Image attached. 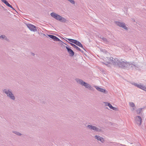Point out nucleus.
Here are the masks:
<instances>
[{
  "mask_svg": "<svg viewBox=\"0 0 146 146\" xmlns=\"http://www.w3.org/2000/svg\"><path fill=\"white\" fill-rule=\"evenodd\" d=\"M104 103L105 104V105L106 106H108L109 105L108 104H110L109 103L107 102H104Z\"/></svg>",
  "mask_w": 146,
  "mask_h": 146,
  "instance_id": "nucleus-25",
  "label": "nucleus"
},
{
  "mask_svg": "<svg viewBox=\"0 0 146 146\" xmlns=\"http://www.w3.org/2000/svg\"><path fill=\"white\" fill-rule=\"evenodd\" d=\"M101 70V71H102V72H103L104 71V70H103V69H102V70Z\"/></svg>",
  "mask_w": 146,
  "mask_h": 146,
  "instance_id": "nucleus-31",
  "label": "nucleus"
},
{
  "mask_svg": "<svg viewBox=\"0 0 146 146\" xmlns=\"http://www.w3.org/2000/svg\"><path fill=\"white\" fill-rule=\"evenodd\" d=\"M68 1H69L70 3L72 4H74L75 2L73 0H68Z\"/></svg>",
  "mask_w": 146,
  "mask_h": 146,
  "instance_id": "nucleus-24",
  "label": "nucleus"
},
{
  "mask_svg": "<svg viewBox=\"0 0 146 146\" xmlns=\"http://www.w3.org/2000/svg\"><path fill=\"white\" fill-rule=\"evenodd\" d=\"M136 119L137 120L139 121V125H140L141 124V121H142V119L141 117L139 116H137L136 117Z\"/></svg>",
  "mask_w": 146,
  "mask_h": 146,
  "instance_id": "nucleus-17",
  "label": "nucleus"
},
{
  "mask_svg": "<svg viewBox=\"0 0 146 146\" xmlns=\"http://www.w3.org/2000/svg\"><path fill=\"white\" fill-rule=\"evenodd\" d=\"M31 55L33 56H34L35 55V53H33V52H31Z\"/></svg>",
  "mask_w": 146,
  "mask_h": 146,
  "instance_id": "nucleus-28",
  "label": "nucleus"
},
{
  "mask_svg": "<svg viewBox=\"0 0 146 146\" xmlns=\"http://www.w3.org/2000/svg\"><path fill=\"white\" fill-rule=\"evenodd\" d=\"M129 104L130 106L131 107H133L135 106L133 102H130L129 103Z\"/></svg>",
  "mask_w": 146,
  "mask_h": 146,
  "instance_id": "nucleus-23",
  "label": "nucleus"
},
{
  "mask_svg": "<svg viewBox=\"0 0 146 146\" xmlns=\"http://www.w3.org/2000/svg\"><path fill=\"white\" fill-rule=\"evenodd\" d=\"M75 44H76V45L78 46H79L81 47L84 50V49L82 44L80 42L76 40V41L75 42Z\"/></svg>",
  "mask_w": 146,
  "mask_h": 146,
  "instance_id": "nucleus-16",
  "label": "nucleus"
},
{
  "mask_svg": "<svg viewBox=\"0 0 146 146\" xmlns=\"http://www.w3.org/2000/svg\"><path fill=\"white\" fill-rule=\"evenodd\" d=\"M109 105L108 106L109 107V108H110V109H112V108L113 106H112V105L110 103L109 104H108Z\"/></svg>",
  "mask_w": 146,
  "mask_h": 146,
  "instance_id": "nucleus-26",
  "label": "nucleus"
},
{
  "mask_svg": "<svg viewBox=\"0 0 146 146\" xmlns=\"http://www.w3.org/2000/svg\"><path fill=\"white\" fill-rule=\"evenodd\" d=\"M25 24L31 31L35 32L37 30L36 27L34 25L26 23H25Z\"/></svg>",
  "mask_w": 146,
  "mask_h": 146,
  "instance_id": "nucleus-8",
  "label": "nucleus"
},
{
  "mask_svg": "<svg viewBox=\"0 0 146 146\" xmlns=\"http://www.w3.org/2000/svg\"><path fill=\"white\" fill-rule=\"evenodd\" d=\"M94 137L96 139H97L98 140L100 141L102 143L104 142V139L99 136L96 135Z\"/></svg>",
  "mask_w": 146,
  "mask_h": 146,
  "instance_id": "nucleus-13",
  "label": "nucleus"
},
{
  "mask_svg": "<svg viewBox=\"0 0 146 146\" xmlns=\"http://www.w3.org/2000/svg\"><path fill=\"white\" fill-rule=\"evenodd\" d=\"M112 109L116 111L117 110V108L113 107L112 108Z\"/></svg>",
  "mask_w": 146,
  "mask_h": 146,
  "instance_id": "nucleus-27",
  "label": "nucleus"
},
{
  "mask_svg": "<svg viewBox=\"0 0 146 146\" xmlns=\"http://www.w3.org/2000/svg\"><path fill=\"white\" fill-rule=\"evenodd\" d=\"M133 22H135V20H134V19H133Z\"/></svg>",
  "mask_w": 146,
  "mask_h": 146,
  "instance_id": "nucleus-32",
  "label": "nucleus"
},
{
  "mask_svg": "<svg viewBox=\"0 0 146 146\" xmlns=\"http://www.w3.org/2000/svg\"><path fill=\"white\" fill-rule=\"evenodd\" d=\"M47 35L48 36V37L52 39L54 41H60L61 42L63 43L64 44L66 45H67L65 43H64L63 42H62L61 40H60L59 38H58L57 37H56L55 36H54L52 35Z\"/></svg>",
  "mask_w": 146,
  "mask_h": 146,
  "instance_id": "nucleus-9",
  "label": "nucleus"
},
{
  "mask_svg": "<svg viewBox=\"0 0 146 146\" xmlns=\"http://www.w3.org/2000/svg\"><path fill=\"white\" fill-rule=\"evenodd\" d=\"M135 65L133 64L132 63L127 62L125 68L133 69L134 68H135Z\"/></svg>",
  "mask_w": 146,
  "mask_h": 146,
  "instance_id": "nucleus-10",
  "label": "nucleus"
},
{
  "mask_svg": "<svg viewBox=\"0 0 146 146\" xmlns=\"http://www.w3.org/2000/svg\"><path fill=\"white\" fill-rule=\"evenodd\" d=\"M6 5L8 6L9 7L12 8V9H15L14 8H13V7L6 0H1Z\"/></svg>",
  "mask_w": 146,
  "mask_h": 146,
  "instance_id": "nucleus-15",
  "label": "nucleus"
},
{
  "mask_svg": "<svg viewBox=\"0 0 146 146\" xmlns=\"http://www.w3.org/2000/svg\"><path fill=\"white\" fill-rule=\"evenodd\" d=\"M0 38L2 39H5L6 40L8 41V39L7 38V37L4 35H2L0 36Z\"/></svg>",
  "mask_w": 146,
  "mask_h": 146,
  "instance_id": "nucleus-18",
  "label": "nucleus"
},
{
  "mask_svg": "<svg viewBox=\"0 0 146 146\" xmlns=\"http://www.w3.org/2000/svg\"><path fill=\"white\" fill-rule=\"evenodd\" d=\"M76 82L81 85L84 86L86 88H88L90 90H93L94 88L89 84L85 82L83 80L79 78L76 79Z\"/></svg>",
  "mask_w": 146,
  "mask_h": 146,
  "instance_id": "nucleus-3",
  "label": "nucleus"
},
{
  "mask_svg": "<svg viewBox=\"0 0 146 146\" xmlns=\"http://www.w3.org/2000/svg\"><path fill=\"white\" fill-rule=\"evenodd\" d=\"M13 133L19 136H21L22 135L21 133L17 131H13Z\"/></svg>",
  "mask_w": 146,
  "mask_h": 146,
  "instance_id": "nucleus-20",
  "label": "nucleus"
},
{
  "mask_svg": "<svg viewBox=\"0 0 146 146\" xmlns=\"http://www.w3.org/2000/svg\"><path fill=\"white\" fill-rule=\"evenodd\" d=\"M131 84L134 85L135 86L137 87L138 88L142 89L146 92V87L144 86L143 85L138 84L137 83L134 82H131Z\"/></svg>",
  "mask_w": 146,
  "mask_h": 146,
  "instance_id": "nucleus-6",
  "label": "nucleus"
},
{
  "mask_svg": "<svg viewBox=\"0 0 146 146\" xmlns=\"http://www.w3.org/2000/svg\"><path fill=\"white\" fill-rule=\"evenodd\" d=\"M108 61L106 63L102 62L104 64L108 66V64H112L115 65H117L122 68H125L127 61L123 59H119L117 58H114L112 57L107 58Z\"/></svg>",
  "mask_w": 146,
  "mask_h": 146,
  "instance_id": "nucleus-1",
  "label": "nucleus"
},
{
  "mask_svg": "<svg viewBox=\"0 0 146 146\" xmlns=\"http://www.w3.org/2000/svg\"><path fill=\"white\" fill-rule=\"evenodd\" d=\"M100 38H101L103 41L105 42H107V39L103 37V36H101L100 37Z\"/></svg>",
  "mask_w": 146,
  "mask_h": 146,
  "instance_id": "nucleus-21",
  "label": "nucleus"
},
{
  "mask_svg": "<svg viewBox=\"0 0 146 146\" xmlns=\"http://www.w3.org/2000/svg\"><path fill=\"white\" fill-rule=\"evenodd\" d=\"M87 127L89 129L93 130L95 131L99 132L102 131L101 129L98 128L96 126L92 125H89L87 126Z\"/></svg>",
  "mask_w": 146,
  "mask_h": 146,
  "instance_id": "nucleus-7",
  "label": "nucleus"
},
{
  "mask_svg": "<svg viewBox=\"0 0 146 146\" xmlns=\"http://www.w3.org/2000/svg\"><path fill=\"white\" fill-rule=\"evenodd\" d=\"M142 110V109L141 108H139L137 110V114H139L141 112Z\"/></svg>",
  "mask_w": 146,
  "mask_h": 146,
  "instance_id": "nucleus-22",
  "label": "nucleus"
},
{
  "mask_svg": "<svg viewBox=\"0 0 146 146\" xmlns=\"http://www.w3.org/2000/svg\"><path fill=\"white\" fill-rule=\"evenodd\" d=\"M70 42L73 43L75 44V42L76 41V40H74L72 39H70V38H67V39Z\"/></svg>",
  "mask_w": 146,
  "mask_h": 146,
  "instance_id": "nucleus-19",
  "label": "nucleus"
},
{
  "mask_svg": "<svg viewBox=\"0 0 146 146\" xmlns=\"http://www.w3.org/2000/svg\"><path fill=\"white\" fill-rule=\"evenodd\" d=\"M50 15L52 17L60 22H65L66 21L65 19L55 13H52L50 14Z\"/></svg>",
  "mask_w": 146,
  "mask_h": 146,
  "instance_id": "nucleus-4",
  "label": "nucleus"
},
{
  "mask_svg": "<svg viewBox=\"0 0 146 146\" xmlns=\"http://www.w3.org/2000/svg\"><path fill=\"white\" fill-rule=\"evenodd\" d=\"M15 8H17L18 9H19V8L17 6H16V7H15Z\"/></svg>",
  "mask_w": 146,
  "mask_h": 146,
  "instance_id": "nucleus-30",
  "label": "nucleus"
},
{
  "mask_svg": "<svg viewBox=\"0 0 146 146\" xmlns=\"http://www.w3.org/2000/svg\"><path fill=\"white\" fill-rule=\"evenodd\" d=\"M95 88L98 91L103 92L105 94H106L107 92L104 89L99 87L97 86H95Z\"/></svg>",
  "mask_w": 146,
  "mask_h": 146,
  "instance_id": "nucleus-11",
  "label": "nucleus"
},
{
  "mask_svg": "<svg viewBox=\"0 0 146 146\" xmlns=\"http://www.w3.org/2000/svg\"><path fill=\"white\" fill-rule=\"evenodd\" d=\"M68 43L71 45L74 48H76L77 50L80 51H82L81 50V49L79 48L78 47L76 46V45L70 42H68Z\"/></svg>",
  "mask_w": 146,
  "mask_h": 146,
  "instance_id": "nucleus-14",
  "label": "nucleus"
},
{
  "mask_svg": "<svg viewBox=\"0 0 146 146\" xmlns=\"http://www.w3.org/2000/svg\"><path fill=\"white\" fill-rule=\"evenodd\" d=\"M3 93L6 94L7 96L11 99L14 100L15 98L14 95L13 93L12 90L9 89H5L3 90Z\"/></svg>",
  "mask_w": 146,
  "mask_h": 146,
  "instance_id": "nucleus-2",
  "label": "nucleus"
},
{
  "mask_svg": "<svg viewBox=\"0 0 146 146\" xmlns=\"http://www.w3.org/2000/svg\"><path fill=\"white\" fill-rule=\"evenodd\" d=\"M66 48L68 52L71 56H73L74 55V52L70 48L67 46H66Z\"/></svg>",
  "mask_w": 146,
  "mask_h": 146,
  "instance_id": "nucleus-12",
  "label": "nucleus"
},
{
  "mask_svg": "<svg viewBox=\"0 0 146 146\" xmlns=\"http://www.w3.org/2000/svg\"><path fill=\"white\" fill-rule=\"evenodd\" d=\"M115 23L117 26L121 27L126 30H128V28L126 26L125 23L118 21H115Z\"/></svg>",
  "mask_w": 146,
  "mask_h": 146,
  "instance_id": "nucleus-5",
  "label": "nucleus"
},
{
  "mask_svg": "<svg viewBox=\"0 0 146 146\" xmlns=\"http://www.w3.org/2000/svg\"><path fill=\"white\" fill-rule=\"evenodd\" d=\"M13 10L17 12V13H18V12H17L19 10H15V9Z\"/></svg>",
  "mask_w": 146,
  "mask_h": 146,
  "instance_id": "nucleus-29",
  "label": "nucleus"
}]
</instances>
